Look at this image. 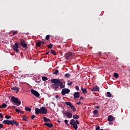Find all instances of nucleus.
Here are the masks:
<instances>
[{"mask_svg":"<svg viewBox=\"0 0 130 130\" xmlns=\"http://www.w3.org/2000/svg\"><path fill=\"white\" fill-rule=\"evenodd\" d=\"M51 83L53 84L51 85V87L53 88L55 91L59 88L60 89H63L66 85H63V82L60 81L59 79H52L51 80Z\"/></svg>","mask_w":130,"mask_h":130,"instance_id":"obj_1","label":"nucleus"},{"mask_svg":"<svg viewBox=\"0 0 130 130\" xmlns=\"http://www.w3.org/2000/svg\"><path fill=\"white\" fill-rule=\"evenodd\" d=\"M3 123H4L5 124H8V125H14V124H15L16 126H19V123L17 122L15 120H10L9 119L4 120L3 121Z\"/></svg>","mask_w":130,"mask_h":130,"instance_id":"obj_2","label":"nucleus"},{"mask_svg":"<svg viewBox=\"0 0 130 130\" xmlns=\"http://www.w3.org/2000/svg\"><path fill=\"white\" fill-rule=\"evenodd\" d=\"M70 124L73 125L74 129L77 130L78 129V124H80V122L78 120H74V119H72L70 120Z\"/></svg>","mask_w":130,"mask_h":130,"instance_id":"obj_3","label":"nucleus"},{"mask_svg":"<svg viewBox=\"0 0 130 130\" xmlns=\"http://www.w3.org/2000/svg\"><path fill=\"white\" fill-rule=\"evenodd\" d=\"M11 100H12V102H13V103L16 104L17 106L21 105V101H20L19 99L15 98V96H12Z\"/></svg>","mask_w":130,"mask_h":130,"instance_id":"obj_4","label":"nucleus"},{"mask_svg":"<svg viewBox=\"0 0 130 130\" xmlns=\"http://www.w3.org/2000/svg\"><path fill=\"white\" fill-rule=\"evenodd\" d=\"M65 104H66V105H68V106H70L73 112H76V111H77V109H76L75 106H74L73 104L70 102H66Z\"/></svg>","mask_w":130,"mask_h":130,"instance_id":"obj_5","label":"nucleus"},{"mask_svg":"<svg viewBox=\"0 0 130 130\" xmlns=\"http://www.w3.org/2000/svg\"><path fill=\"white\" fill-rule=\"evenodd\" d=\"M20 45L22 47V48H24L25 49H28V46L27 44H26V41L23 40V39H20Z\"/></svg>","mask_w":130,"mask_h":130,"instance_id":"obj_6","label":"nucleus"},{"mask_svg":"<svg viewBox=\"0 0 130 130\" xmlns=\"http://www.w3.org/2000/svg\"><path fill=\"white\" fill-rule=\"evenodd\" d=\"M71 92V90L69 88H63L61 90V94L62 96H64L66 94H69Z\"/></svg>","mask_w":130,"mask_h":130,"instance_id":"obj_7","label":"nucleus"},{"mask_svg":"<svg viewBox=\"0 0 130 130\" xmlns=\"http://www.w3.org/2000/svg\"><path fill=\"white\" fill-rule=\"evenodd\" d=\"M62 114L64 116H67L68 118H72V117H73V114L70 112H62Z\"/></svg>","mask_w":130,"mask_h":130,"instance_id":"obj_8","label":"nucleus"},{"mask_svg":"<svg viewBox=\"0 0 130 130\" xmlns=\"http://www.w3.org/2000/svg\"><path fill=\"white\" fill-rule=\"evenodd\" d=\"M30 92H31V93H32V94L33 95H34V96H36V97L39 98V96H40V94L39 93V92H38V91H37L34 89H31L30 90Z\"/></svg>","mask_w":130,"mask_h":130,"instance_id":"obj_9","label":"nucleus"},{"mask_svg":"<svg viewBox=\"0 0 130 130\" xmlns=\"http://www.w3.org/2000/svg\"><path fill=\"white\" fill-rule=\"evenodd\" d=\"M71 56H73V53H72L71 52L66 53L64 54V57L66 58V59H67V60H69V59L70 58V57H71Z\"/></svg>","mask_w":130,"mask_h":130,"instance_id":"obj_10","label":"nucleus"},{"mask_svg":"<svg viewBox=\"0 0 130 130\" xmlns=\"http://www.w3.org/2000/svg\"><path fill=\"white\" fill-rule=\"evenodd\" d=\"M18 43H16L15 44L13 45V50L15 52H19V45Z\"/></svg>","mask_w":130,"mask_h":130,"instance_id":"obj_11","label":"nucleus"},{"mask_svg":"<svg viewBox=\"0 0 130 130\" xmlns=\"http://www.w3.org/2000/svg\"><path fill=\"white\" fill-rule=\"evenodd\" d=\"M41 114H47V109L44 107H42L40 108Z\"/></svg>","mask_w":130,"mask_h":130,"instance_id":"obj_12","label":"nucleus"},{"mask_svg":"<svg viewBox=\"0 0 130 130\" xmlns=\"http://www.w3.org/2000/svg\"><path fill=\"white\" fill-rule=\"evenodd\" d=\"M80 92H76L74 93V99L80 98Z\"/></svg>","mask_w":130,"mask_h":130,"instance_id":"obj_13","label":"nucleus"},{"mask_svg":"<svg viewBox=\"0 0 130 130\" xmlns=\"http://www.w3.org/2000/svg\"><path fill=\"white\" fill-rule=\"evenodd\" d=\"M12 91H16V93L20 91V89L17 86H14L11 88Z\"/></svg>","mask_w":130,"mask_h":130,"instance_id":"obj_14","label":"nucleus"},{"mask_svg":"<svg viewBox=\"0 0 130 130\" xmlns=\"http://www.w3.org/2000/svg\"><path fill=\"white\" fill-rule=\"evenodd\" d=\"M115 119V118L113 117L112 115H110L108 117V121H113Z\"/></svg>","mask_w":130,"mask_h":130,"instance_id":"obj_15","label":"nucleus"},{"mask_svg":"<svg viewBox=\"0 0 130 130\" xmlns=\"http://www.w3.org/2000/svg\"><path fill=\"white\" fill-rule=\"evenodd\" d=\"M35 113L36 114H41V112L40 109L38 108H36L35 109Z\"/></svg>","mask_w":130,"mask_h":130,"instance_id":"obj_16","label":"nucleus"},{"mask_svg":"<svg viewBox=\"0 0 130 130\" xmlns=\"http://www.w3.org/2000/svg\"><path fill=\"white\" fill-rule=\"evenodd\" d=\"M44 125H46V126H48L50 128H51V127H52V126H53V124L52 123H45L44 124Z\"/></svg>","mask_w":130,"mask_h":130,"instance_id":"obj_17","label":"nucleus"},{"mask_svg":"<svg viewBox=\"0 0 130 130\" xmlns=\"http://www.w3.org/2000/svg\"><path fill=\"white\" fill-rule=\"evenodd\" d=\"M43 119H44V122L47 123V122H51V121L50 120V119H49L46 118V117H43Z\"/></svg>","mask_w":130,"mask_h":130,"instance_id":"obj_18","label":"nucleus"},{"mask_svg":"<svg viewBox=\"0 0 130 130\" xmlns=\"http://www.w3.org/2000/svg\"><path fill=\"white\" fill-rule=\"evenodd\" d=\"M91 91H99V87L98 86H95L94 87H93Z\"/></svg>","mask_w":130,"mask_h":130,"instance_id":"obj_19","label":"nucleus"},{"mask_svg":"<svg viewBox=\"0 0 130 130\" xmlns=\"http://www.w3.org/2000/svg\"><path fill=\"white\" fill-rule=\"evenodd\" d=\"M81 90L82 93H84L85 94L88 93V91L87 90V88H84L83 87H81Z\"/></svg>","mask_w":130,"mask_h":130,"instance_id":"obj_20","label":"nucleus"},{"mask_svg":"<svg viewBox=\"0 0 130 130\" xmlns=\"http://www.w3.org/2000/svg\"><path fill=\"white\" fill-rule=\"evenodd\" d=\"M74 119H79V118L80 117L77 114H74L73 116Z\"/></svg>","mask_w":130,"mask_h":130,"instance_id":"obj_21","label":"nucleus"},{"mask_svg":"<svg viewBox=\"0 0 130 130\" xmlns=\"http://www.w3.org/2000/svg\"><path fill=\"white\" fill-rule=\"evenodd\" d=\"M64 77H65V78H67V79H70V78H71V74H70L69 73H66L64 75Z\"/></svg>","mask_w":130,"mask_h":130,"instance_id":"obj_22","label":"nucleus"},{"mask_svg":"<svg viewBox=\"0 0 130 130\" xmlns=\"http://www.w3.org/2000/svg\"><path fill=\"white\" fill-rule=\"evenodd\" d=\"M36 45L37 47H40L41 46V42L40 41L37 42Z\"/></svg>","mask_w":130,"mask_h":130,"instance_id":"obj_23","label":"nucleus"},{"mask_svg":"<svg viewBox=\"0 0 130 130\" xmlns=\"http://www.w3.org/2000/svg\"><path fill=\"white\" fill-rule=\"evenodd\" d=\"M114 77L116 79H117V78H118V77H119V75L118 74H117V73H114Z\"/></svg>","mask_w":130,"mask_h":130,"instance_id":"obj_24","label":"nucleus"},{"mask_svg":"<svg viewBox=\"0 0 130 130\" xmlns=\"http://www.w3.org/2000/svg\"><path fill=\"white\" fill-rule=\"evenodd\" d=\"M53 46V45H52V44H50L47 45L48 48H49L50 49H51V48H52Z\"/></svg>","mask_w":130,"mask_h":130,"instance_id":"obj_25","label":"nucleus"},{"mask_svg":"<svg viewBox=\"0 0 130 130\" xmlns=\"http://www.w3.org/2000/svg\"><path fill=\"white\" fill-rule=\"evenodd\" d=\"M51 53L53 55H56V52H55L53 50H51Z\"/></svg>","mask_w":130,"mask_h":130,"instance_id":"obj_26","label":"nucleus"},{"mask_svg":"<svg viewBox=\"0 0 130 130\" xmlns=\"http://www.w3.org/2000/svg\"><path fill=\"white\" fill-rule=\"evenodd\" d=\"M107 96L108 97H111V96H112V94L111 93H110V92L108 91V92H107Z\"/></svg>","mask_w":130,"mask_h":130,"instance_id":"obj_27","label":"nucleus"},{"mask_svg":"<svg viewBox=\"0 0 130 130\" xmlns=\"http://www.w3.org/2000/svg\"><path fill=\"white\" fill-rule=\"evenodd\" d=\"M42 79L43 81H47V80H48V78H47V77H46L43 76L42 77Z\"/></svg>","mask_w":130,"mask_h":130,"instance_id":"obj_28","label":"nucleus"},{"mask_svg":"<svg viewBox=\"0 0 130 130\" xmlns=\"http://www.w3.org/2000/svg\"><path fill=\"white\" fill-rule=\"evenodd\" d=\"M25 110L26 111H29V112H31V108L28 107H25Z\"/></svg>","mask_w":130,"mask_h":130,"instance_id":"obj_29","label":"nucleus"},{"mask_svg":"<svg viewBox=\"0 0 130 130\" xmlns=\"http://www.w3.org/2000/svg\"><path fill=\"white\" fill-rule=\"evenodd\" d=\"M58 70H56L55 72L53 73V75H57L58 74Z\"/></svg>","mask_w":130,"mask_h":130,"instance_id":"obj_30","label":"nucleus"},{"mask_svg":"<svg viewBox=\"0 0 130 130\" xmlns=\"http://www.w3.org/2000/svg\"><path fill=\"white\" fill-rule=\"evenodd\" d=\"M2 108H6L7 106V104L3 103L2 105Z\"/></svg>","mask_w":130,"mask_h":130,"instance_id":"obj_31","label":"nucleus"},{"mask_svg":"<svg viewBox=\"0 0 130 130\" xmlns=\"http://www.w3.org/2000/svg\"><path fill=\"white\" fill-rule=\"evenodd\" d=\"M15 111L16 112H17V113H20L21 112V110L19 109H15Z\"/></svg>","mask_w":130,"mask_h":130,"instance_id":"obj_32","label":"nucleus"},{"mask_svg":"<svg viewBox=\"0 0 130 130\" xmlns=\"http://www.w3.org/2000/svg\"><path fill=\"white\" fill-rule=\"evenodd\" d=\"M49 38H50V36L49 35H47L46 36V40H49Z\"/></svg>","mask_w":130,"mask_h":130,"instance_id":"obj_33","label":"nucleus"},{"mask_svg":"<svg viewBox=\"0 0 130 130\" xmlns=\"http://www.w3.org/2000/svg\"><path fill=\"white\" fill-rule=\"evenodd\" d=\"M68 120H67V119L64 120V123H66V124L68 125V126H70V124H68Z\"/></svg>","mask_w":130,"mask_h":130,"instance_id":"obj_34","label":"nucleus"},{"mask_svg":"<svg viewBox=\"0 0 130 130\" xmlns=\"http://www.w3.org/2000/svg\"><path fill=\"white\" fill-rule=\"evenodd\" d=\"M67 85H68V86H72V85H73V82L72 81H70L67 83Z\"/></svg>","mask_w":130,"mask_h":130,"instance_id":"obj_35","label":"nucleus"},{"mask_svg":"<svg viewBox=\"0 0 130 130\" xmlns=\"http://www.w3.org/2000/svg\"><path fill=\"white\" fill-rule=\"evenodd\" d=\"M22 120H24L25 121H28V120L26 118V117L25 116H23Z\"/></svg>","mask_w":130,"mask_h":130,"instance_id":"obj_36","label":"nucleus"},{"mask_svg":"<svg viewBox=\"0 0 130 130\" xmlns=\"http://www.w3.org/2000/svg\"><path fill=\"white\" fill-rule=\"evenodd\" d=\"M98 113V110H95L93 111V114H97Z\"/></svg>","mask_w":130,"mask_h":130,"instance_id":"obj_37","label":"nucleus"},{"mask_svg":"<svg viewBox=\"0 0 130 130\" xmlns=\"http://www.w3.org/2000/svg\"><path fill=\"white\" fill-rule=\"evenodd\" d=\"M18 33V31L16 30L15 31H14L13 33V36H14V35H16Z\"/></svg>","mask_w":130,"mask_h":130,"instance_id":"obj_38","label":"nucleus"},{"mask_svg":"<svg viewBox=\"0 0 130 130\" xmlns=\"http://www.w3.org/2000/svg\"><path fill=\"white\" fill-rule=\"evenodd\" d=\"M5 117L7 119H10V118H11V116H9V115H6L5 116Z\"/></svg>","mask_w":130,"mask_h":130,"instance_id":"obj_39","label":"nucleus"},{"mask_svg":"<svg viewBox=\"0 0 130 130\" xmlns=\"http://www.w3.org/2000/svg\"><path fill=\"white\" fill-rule=\"evenodd\" d=\"M36 116L35 115H33L31 116V119H34V118H35Z\"/></svg>","mask_w":130,"mask_h":130,"instance_id":"obj_40","label":"nucleus"},{"mask_svg":"<svg viewBox=\"0 0 130 130\" xmlns=\"http://www.w3.org/2000/svg\"><path fill=\"white\" fill-rule=\"evenodd\" d=\"M0 117L1 118H4V116H3V114L0 113Z\"/></svg>","mask_w":130,"mask_h":130,"instance_id":"obj_41","label":"nucleus"},{"mask_svg":"<svg viewBox=\"0 0 130 130\" xmlns=\"http://www.w3.org/2000/svg\"><path fill=\"white\" fill-rule=\"evenodd\" d=\"M4 127V125L3 124H0V128H3Z\"/></svg>","mask_w":130,"mask_h":130,"instance_id":"obj_42","label":"nucleus"},{"mask_svg":"<svg viewBox=\"0 0 130 130\" xmlns=\"http://www.w3.org/2000/svg\"><path fill=\"white\" fill-rule=\"evenodd\" d=\"M95 130H100V126H98L96 127Z\"/></svg>","mask_w":130,"mask_h":130,"instance_id":"obj_43","label":"nucleus"},{"mask_svg":"<svg viewBox=\"0 0 130 130\" xmlns=\"http://www.w3.org/2000/svg\"><path fill=\"white\" fill-rule=\"evenodd\" d=\"M75 89L76 90H79V89H80V87H79V86H75Z\"/></svg>","mask_w":130,"mask_h":130,"instance_id":"obj_44","label":"nucleus"},{"mask_svg":"<svg viewBox=\"0 0 130 130\" xmlns=\"http://www.w3.org/2000/svg\"><path fill=\"white\" fill-rule=\"evenodd\" d=\"M95 108H96V109H99L100 108V107H99V106H95Z\"/></svg>","mask_w":130,"mask_h":130,"instance_id":"obj_45","label":"nucleus"},{"mask_svg":"<svg viewBox=\"0 0 130 130\" xmlns=\"http://www.w3.org/2000/svg\"><path fill=\"white\" fill-rule=\"evenodd\" d=\"M109 124L112 125V124H113V122L111 121V122H109Z\"/></svg>","mask_w":130,"mask_h":130,"instance_id":"obj_46","label":"nucleus"},{"mask_svg":"<svg viewBox=\"0 0 130 130\" xmlns=\"http://www.w3.org/2000/svg\"><path fill=\"white\" fill-rule=\"evenodd\" d=\"M55 98L57 99V98H59V96L58 95H56L55 96Z\"/></svg>","mask_w":130,"mask_h":130,"instance_id":"obj_47","label":"nucleus"},{"mask_svg":"<svg viewBox=\"0 0 130 130\" xmlns=\"http://www.w3.org/2000/svg\"><path fill=\"white\" fill-rule=\"evenodd\" d=\"M81 102H78L76 104L77 105H80V104H81Z\"/></svg>","mask_w":130,"mask_h":130,"instance_id":"obj_48","label":"nucleus"},{"mask_svg":"<svg viewBox=\"0 0 130 130\" xmlns=\"http://www.w3.org/2000/svg\"><path fill=\"white\" fill-rule=\"evenodd\" d=\"M41 43H42V44H45V42L42 41Z\"/></svg>","mask_w":130,"mask_h":130,"instance_id":"obj_49","label":"nucleus"},{"mask_svg":"<svg viewBox=\"0 0 130 130\" xmlns=\"http://www.w3.org/2000/svg\"><path fill=\"white\" fill-rule=\"evenodd\" d=\"M20 114H24V112H23L22 111H20Z\"/></svg>","mask_w":130,"mask_h":130,"instance_id":"obj_50","label":"nucleus"},{"mask_svg":"<svg viewBox=\"0 0 130 130\" xmlns=\"http://www.w3.org/2000/svg\"><path fill=\"white\" fill-rule=\"evenodd\" d=\"M84 99V98L83 96L80 97V100H83Z\"/></svg>","mask_w":130,"mask_h":130,"instance_id":"obj_51","label":"nucleus"},{"mask_svg":"<svg viewBox=\"0 0 130 130\" xmlns=\"http://www.w3.org/2000/svg\"><path fill=\"white\" fill-rule=\"evenodd\" d=\"M49 54V51H48V52H46V54Z\"/></svg>","mask_w":130,"mask_h":130,"instance_id":"obj_52","label":"nucleus"},{"mask_svg":"<svg viewBox=\"0 0 130 130\" xmlns=\"http://www.w3.org/2000/svg\"><path fill=\"white\" fill-rule=\"evenodd\" d=\"M12 107H13V108H16L17 107L13 106Z\"/></svg>","mask_w":130,"mask_h":130,"instance_id":"obj_53","label":"nucleus"},{"mask_svg":"<svg viewBox=\"0 0 130 130\" xmlns=\"http://www.w3.org/2000/svg\"><path fill=\"white\" fill-rule=\"evenodd\" d=\"M57 122L60 123V121H59V120H58Z\"/></svg>","mask_w":130,"mask_h":130,"instance_id":"obj_54","label":"nucleus"},{"mask_svg":"<svg viewBox=\"0 0 130 130\" xmlns=\"http://www.w3.org/2000/svg\"><path fill=\"white\" fill-rule=\"evenodd\" d=\"M99 54H100V55H101V52H99Z\"/></svg>","mask_w":130,"mask_h":130,"instance_id":"obj_55","label":"nucleus"},{"mask_svg":"<svg viewBox=\"0 0 130 130\" xmlns=\"http://www.w3.org/2000/svg\"><path fill=\"white\" fill-rule=\"evenodd\" d=\"M0 108H3L2 106H0Z\"/></svg>","mask_w":130,"mask_h":130,"instance_id":"obj_56","label":"nucleus"},{"mask_svg":"<svg viewBox=\"0 0 130 130\" xmlns=\"http://www.w3.org/2000/svg\"><path fill=\"white\" fill-rule=\"evenodd\" d=\"M38 83L39 84L40 83V82L39 81V82H38Z\"/></svg>","mask_w":130,"mask_h":130,"instance_id":"obj_57","label":"nucleus"},{"mask_svg":"<svg viewBox=\"0 0 130 130\" xmlns=\"http://www.w3.org/2000/svg\"><path fill=\"white\" fill-rule=\"evenodd\" d=\"M109 53H110V52H109V53H108V54H109Z\"/></svg>","mask_w":130,"mask_h":130,"instance_id":"obj_58","label":"nucleus"}]
</instances>
